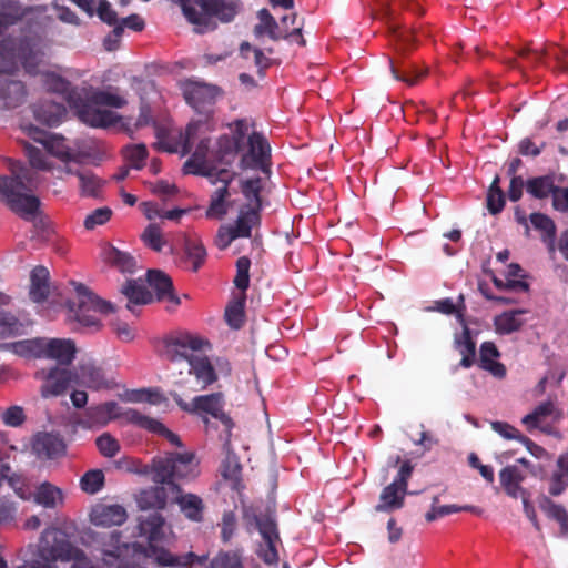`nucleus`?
<instances>
[{
	"instance_id": "obj_14",
	"label": "nucleus",
	"mask_w": 568,
	"mask_h": 568,
	"mask_svg": "<svg viewBox=\"0 0 568 568\" xmlns=\"http://www.w3.org/2000/svg\"><path fill=\"white\" fill-rule=\"evenodd\" d=\"M172 397L180 406V408L186 413H206L212 415L214 418L221 419L226 425H229L231 422V419L223 412L224 400L221 393L196 396L192 399L191 403L184 402L182 397L176 393H172Z\"/></svg>"
},
{
	"instance_id": "obj_57",
	"label": "nucleus",
	"mask_w": 568,
	"mask_h": 568,
	"mask_svg": "<svg viewBox=\"0 0 568 568\" xmlns=\"http://www.w3.org/2000/svg\"><path fill=\"white\" fill-rule=\"evenodd\" d=\"M97 447L104 457H113L120 450V443L109 433H103L95 440Z\"/></svg>"
},
{
	"instance_id": "obj_47",
	"label": "nucleus",
	"mask_w": 568,
	"mask_h": 568,
	"mask_svg": "<svg viewBox=\"0 0 568 568\" xmlns=\"http://www.w3.org/2000/svg\"><path fill=\"white\" fill-rule=\"evenodd\" d=\"M71 174L79 178L80 187L83 195L94 196L98 194L101 187V180L97 178L92 172L83 169H74Z\"/></svg>"
},
{
	"instance_id": "obj_4",
	"label": "nucleus",
	"mask_w": 568,
	"mask_h": 568,
	"mask_svg": "<svg viewBox=\"0 0 568 568\" xmlns=\"http://www.w3.org/2000/svg\"><path fill=\"white\" fill-rule=\"evenodd\" d=\"M69 292L72 296L67 302L68 318L77 322L79 327L98 329L99 315L113 311L110 303L100 300L81 283L71 282Z\"/></svg>"
},
{
	"instance_id": "obj_20",
	"label": "nucleus",
	"mask_w": 568,
	"mask_h": 568,
	"mask_svg": "<svg viewBox=\"0 0 568 568\" xmlns=\"http://www.w3.org/2000/svg\"><path fill=\"white\" fill-rule=\"evenodd\" d=\"M119 418H121L120 406L115 402H105L85 409L78 424L83 428L103 427Z\"/></svg>"
},
{
	"instance_id": "obj_55",
	"label": "nucleus",
	"mask_w": 568,
	"mask_h": 568,
	"mask_svg": "<svg viewBox=\"0 0 568 568\" xmlns=\"http://www.w3.org/2000/svg\"><path fill=\"white\" fill-rule=\"evenodd\" d=\"M250 267L251 261L246 256H242L236 262V275L234 278L235 286L241 290V293H245L250 284Z\"/></svg>"
},
{
	"instance_id": "obj_7",
	"label": "nucleus",
	"mask_w": 568,
	"mask_h": 568,
	"mask_svg": "<svg viewBox=\"0 0 568 568\" xmlns=\"http://www.w3.org/2000/svg\"><path fill=\"white\" fill-rule=\"evenodd\" d=\"M213 130L214 124L209 118L191 121L184 133L180 130L156 129V145L166 152L185 155L192 151L199 134L211 133Z\"/></svg>"
},
{
	"instance_id": "obj_58",
	"label": "nucleus",
	"mask_w": 568,
	"mask_h": 568,
	"mask_svg": "<svg viewBox=\"0 0 568 568\" xmlns=\"http://www.w3.org/2000/svg\"><path fill=\"white\" fill-rule=\"evenodd\" d=\"M24 152L29 159L30 165L33 169L42 171L51 170V165L47 160V155L41 149H38L30 144H24Z\"/></svg>"
},
{
	"instance_id": "obj_42",
	"label": "nucleus",
	"mask_w": 568,
	"mask_h": 568,
	"mask_svg": "<svg viewBox=\"0 0 568 568\" xmlns=\"http://www.w3.org/2000/svg\"><path fill=\"white\" fill-rule=\"evenodd\" d=\"M9 296L0 293V304H8ZM23 324L12 314L0 312V338L22 334Z\"/></svg>"
},
{
	"instance_id": "obj_62",
	"label": "nucleus",
	"mask_w": 568,
	"mask_h": 568,
	"mask_svg": "<svg viewBox=\"0 0 568 568\" xmlns=\"http://www.w3.org/2000/svg\"><path fill=\"white\" fill-rule=\"evenodd\" d=\"M97 14L99 18L111 26L118 24V14L106 0H99L97 6Z\"/></svg>"
},
{
	"instance_id": "obj_26",
	"label": "nucleus",
	"mask_w": 568,
	"mask_h": 568,
	"mask_svg": "<svg viewBox=\"0 0 568 568\" xmlns=\"http://www.w3.org/2000/svg\"><path fill=\"white\" fill-rule=\"evenodd\" d=\"M233 128L234 136L223 135L220 138L217 142L219 149L215 151L216 161H224L226 156L240 150L241 142L246 135L248 126L245 121L239 120L233 123Z\"/></svg>"
},
{
	"instance_id": "obj_30",
	"label": "nucleus",
	"mask_w": 568,
	"mask_h": 568,
	"mask_svg": "<svg viewBox=\"0 0 568 568\" xmlns=\"http://www.w3.org/2000/svg\"><path fill=\"white\" fill-rule=\"evenodd\" d=\"M548 493L551 496L561 495L568 487V452L557 459V468L547 478Z\"/></svg>"
},
{
	"instance_id": "obj_19",
	"label": "nucleus",
	"mask_w": 568,
	"mask_h": 568,
	"mask_svg": "<svg viewBox=\"0 0 568 568\" xmlns=\"http://www.w3.org/2000/svg\"><path fill=\"white\" fill-rule=\"evenodd\" d=\"M546 55L556 61L558 71L568 72V50L556 43H550L540 49L524 48L518 51V57L531 65L542 63Z\"/></svg>"
},
{
	"instance_id": "obj_56",
	"label": "nucleus",
	"mask_w": 568,
	"mask_h": 568,
	"mask_svg": "<svg viewBox=\"0 0 568 568\" xmlns=\"http://www.w3.org/2000/svg\"><path fill=\"white\" fill-rule=\"evenodd\" d=\"M240 52L243 58L248 59L250 52H253L254 64L258 70L261 75L264 74V70H266L271 65V60L267 58L262 50L253 49L250 43L244 42L240 47Z\"/></svg>"
},
{
	"instance_id": "obj_49",
	"label": "nucleus",
	"mask_w": 568,
	"mask_h": 568,
	"mask_svg": "<svg viewBox=\"0 0 568 568\" xmlns=\"http://www.w3.org/2000/svg\"><path fill=\"white\" fill-rule=\"evenodd\" d=\"M104 485V474L101 469L87 471L80 480V486L87 494H97Z\"/></svg>"
},
{
	"instance_id": "obj_25",
	"label": "nucleus",
	"mask_w": 568,
	"mask_h": 568,
	"mask_svg": "<svg viewBox=\"0 0 568 568\" xmlns=\"http://www.w3.org/2000/svg\"><path fill=\"white\" fill-rule=\"evenodd\" d=\"M32 450L39 458L51 459L63 455L65 445L58 435L40 433L33 439Z\"/></svg>"
},
{
	"instance_id": "obj_10",
	"label": "nucleus",
	"mask_w": 568,
	"mask_h": 568,
	"mask_svg": "<svg viewBox=\"0 0 568 568\" xmlns=\"http://www.w3.org/2000/svg\"><path fill=\"white\" fill-rule=\"evenodd\" d=\"M34 377L40 382V394L43 398L58 397L73 386L75 373L65 366H51L36 372Z\"/></svg>"
},
{
	"instance_id": "obj_18",
	"label": "nucleus",
	"mask_w": 568,
	"mask_h": 568,
	"mask_svg": "<svg viewBox=\"0 0 568 568\" xmlns=\"http://www.w3.org/2000/svg\"><path fill=\"white\" fill-rule=\"evenodd\" d=\"M128 519L126 509L120 504L99 501L89 511V520L93 526L110 528L121 526Z\"/></svg>"
},
{
	"instance_id": "obj_61",
	"label": "nucleus",
	"mask_w": 568,
	"mask_h": 568,
	"mask_svg": "<svg viewBox=\"0 0 568 568\" xmlns=\"http://www.w3.org/2000/svg\"><path fill=\"white\" fill-rule=\"evenodd\" d=\"M491 428L506 439H516L521 442V438L525 436L517 428L504 422H493Z\"/></svg>"
},
{
	"instance_id": "obj_50",
	"label": "nucleus",
	"mask_w": 568,
	"mask_h": 568,
	"mask_svg": "<svg viewBox=\"0 0 568 568\" xmlns=\"http://www.w3.org/2000/svg\"><path fill=\"white\" fill-rule=\"evenodd\" d=\"M121 418H124L128 423L134 424L141 428L153 432L155 428H160V422L151 418L136 409H128L121 413Z\"/></svg>"
},
{
	"instance_id": "obj_3",
	"label": "nucleus",
	"mask_w": 568,
	"mask_h": 568,
	"mask_svg": "<svg viewBox=\"0 0 568 568\" xmlns=\"http://www.w3.org/2000/svg\"><path fill=\"white\" fill-rule=\"evenodd\" d=\"M11 178H0V193L7 199L11 210L26 220H33L39 209V200L30 194L22 193L38 183L31 169L24 168L18 162L12 163Z\"/></svg>"
},
{
	"instance_id": "obj_29",
	"label": "nucleus",
	"mask_w": 568,
	"mask_h": 568,
	"mask_svg": "<svg viewBox=\"0 0 568 568\" xmlns=\"http://www.w3.org/2000/svg\"><path fill=\"white\" fill-rule=\"evenodd\" d=\"M36 119L49 126L58 125L65 115V108L57 101L47 100L34 106Z\"/></svg>"
},
{
	"instance_id": "obj_21",
	"label": "nucleus",
	"mask_w": 568,
	"mask_h": 568,
	"mask_svg": "<svg viewBox=\"0 0 568 568\" xmlns=\"http://www.w3.org/2000/svg\"><path fill=\"white\" fill-rule=\"evenodd\" d=\"M182 91L186 102L196 110L213 104L219 94L216 87L193 80L183 82Z\"/></svg>"
},
{
	"instance_id": "obj_36",
	"label": "nucleus",
	"mask_w": 568,
	"mask_h": 568,
	"mask_svg": "<svg viewBox=\"0 0 568 568\" xmlns=\"http://www.w3.org/2000/svg\"><path fill=\"white\" fill-rule=\"evenodd\" d=\"M539 507L548 518L559 524L560 535L568 536V513L565 507L554 503L547 496L540 498Z\"/></svg>"
},
{
	"instance_id": "obj_31",
	"label": "nucleus",
	"mask_w": 568,
	"mask_h": 568,
	"mask_svg": "<svg viewBox=\"0 0 568 568\" xmlns=\"http://www.w3.org/2000/svg\"><path fill=\"white\" fill-rule=\"evenodd\" d=\"M524 475L515 466H507L499 473L500 485L506 494L513 498H519L528 491L521 487Z\"/></svg>"
},
{
	"instance_id": "obj_39",
	"label": "nucleus",
	"mask_w": 568,
	"mask_h": 568,
	"mask_svg": "<svg viewBox=\"0 0 568 568\" xmlns=\"http://www.w3.org/2000/svg\"><path fill=\"white\" fill-rule=\"evenodd\" d=\"M499 353L494 343L486 342L480 347V367L489 371L494 376L503 377L506 374L505 366L496 361Z\"/></svg>"
},
{
	"instance_id": "obj_16",
	"label": "nucleus",
	"mask_w": 568,
	"mask_h": 568,
	"mask_svg": "<svg viewBox=\"0 0 568 568\" xmlns=\"http://www.w3.org/2000/svg\"><path fill=\"white\" fill-rule=\"evenodd\" d=\"M210 133L199 134L194 139L192 156L184 164L185 173L209 175L211 165L216 161L215 151L210 149Z\"/></svg>"
},
{
	"instance_id": "obj_48",
	"label": "nucleus",
	"mask_w": 568,
	"mask_h": 568,
	"mask_svg": "<svg viewBox=\"0 0 568 568\" xmlns=\"http://www.w3.org/2000/svg\"><path fill=\"white\" fill-rule=\"evenodd\" d=\"M530 222L535 229L540 230L545 241H549L550 251H554L552 240L556 234L554 221L545 214L534 213L530 215Z\"/></svg>"
},
{
	"instance_id": "obj_41",
	"label": "nucleus",
	"mask_w": 568,
	"mask_h": 568,
	"mask_svg": "<svg viewBox=\"0 0 568 568\" xmlns=\"http://www.w3.org/2000/svg\"><path fill=\"white\" fill-rule=\"evenodd\" d=\"M14 354L27 358H43V337L23 339L8 345Z\"/></svg>"
},
{
	"instance_id": "obj_27",
	"label": "nucleus",
	"mask_w": 568,
	"mask_h": 568,
	"mask_svg": "<svg viewBox=\"0 0 568 568\" xmlns=\"http://www.w3.org/2000/svg\"><path fill=\"white\" fill-rule=\"evenodd\" d=\"M174 503L180 506L181 511L186 518L193 521H201L203 517V500L194 494H183L179 486H172Z\"/></svg>"
},
{
	"instance_id": "obj_60",
	"label": "nucleus",
	"mask_w": 568,
	"mask_h": 568,
	"mask_svg": "<svg viewBox=\"0 0 568 568\" xmlns=\"http://www.w3.org/2000/svg\"><path fill=\"white\" fill-rule=\"evenodd\" d=\"M393 40L396 42L397 49L400 51H407L413 48L415 42V34L410 30H393Z\"/></svg>"
},
{
	"instance_id": "obj_64",
	"label": "nucleus",
	"mask_w": 568,
	"mask_h": 568,
	"mask_svg": "<svg viewBox=\"0 0 568 568\" xmlns=\"http://www.w3.org/2000/svg\"><path fill=\"white\" fill-rule=\"evenodd\" d=\"M2 420L8 426H20L24 420L23 409L19 406L9 407L2 413Z\"/></svg>"
},
{
	"instance_id": "obj_63",
	"label": "nucleus",
	"mask_w": 568,
	"mask_h": 568,
	"mask_svg": "<svg viewBox=\"0 0 568 568\" xmlns=\"http://www.w3.org/2000/svg\"><path fill=\"white\" fill-rule=\"evenodd\" d=\"M212 568H243L241 558L237 554H223L216 557L212 564Z\"/></svg>"
},
{
	"instance_id": "obj_9",
	"label": "nucleus",
	"mask_w": 568,
	"mask_h": 568,
	"mask_svg": "<svg viewBox=\"0 0 568 568\" xmlns=\"http://www.w3.org/2000/svg\"><path fill=\"white\" fill-rule=\"evenodd\" d=\"M413 469L409 460L403 462L395 480L382 490L379 501L375 506L376 511L392 513L404 506L408 479L412 477Z\"/></svg>"
},
{
	"instance_id": "obj_13",
	"label": "nucleus",
	"mask_w": 568,
	"mask_h": 568,
	"mask_svg": "<svg viewBox=\"0 0 568 568\" xmlns=\"http://www.w3.org/2000/svg\"><path fill=\"white\" fill-rule=\"evenodd\" d=\"M189 372V378L179 381L190 393H197L206 389L217 379L214 367L206 356L194 354L185 363Z\"/></svg>"
},
{
	"instance_id": "obj_38",
	"label": "nucleus",
	"mask_w": 568,
	"mask_h": 568,
	"mask_svg": "<svg viewBox=\"0 0 568 568\" xmlns=\"http://www.w3.org/2000/svg\"><path fill=\"white\" fill-rule=\"evenodd\" d=\"M121 292L129 300L128 308L132 310V305H143L153 301V295L146 290L141 281H129L123 285Z\"/></svg>"
},
{
	"instance_id": "obj_51",
	"label": "nucleus",
	"mask_w": 568,
	"mask_h": 568,
	"mask_svg": "<svg viewBox=\"0 0 568 568\" xmlns=\"http://www.w3.org/2000/svg\"><path fill=\"white\" fill-rule=\"evenodd\" d=\"M244 303L245 293H241L237 300L226 307L225 317L230 326L239 328L243 324Z\"/></svg>"
},
{
	"instance_id": "obj_23",
	"label": "nucleus",
	"mask_w": 568,
	"mask_h": 568,
	"mask_svg": "<svg viewBox=\"0 0 568 568\" xmlns=\"http://www.w3.org/2000/svg\"><path fill=\"white\" fill-rule=\"evenodd\" d=\"M75 352V344L72 339L43 337V358L54 359L60 366L71 364Z\"/></svg>"
},
{
	"instance_id": "obj_52",
	"label": "nucleus",
	"mask_w": 568,
	"mask_h": 568,
	"mask_svg": "<svg viewBox=\"0 0 568 568\" xmlns=\"http://www.w3.org/2000/svg\"><path fill=\"white\" fill-rule=\"evenodd\" d=\"M456 344L463 357L460 365L465 368L470 367L474 363L475 343L471 341L469 334L465 332L462 338L456 342Z\"/></svg>"
},
{
	"instance_id": "obj_2",
	"label": "nucleus",
	"mask_w": 568,
	"mask_h": 568,
	"mask_svg": "<svg viewBox=\"0 0 568 568\" xmlns=\"http://www.w3.org/2000/svg\"><path fill=\"white\" fill-rule=\"evenodd\" d=\"M261 179H250L242 183L244 202L239 203L236 219L232 224L219 227L214 244L221 251L226 250L233 241L240 237H251L252 231L261 224Z\"/></svg>"
},
{
	"instance_id": "obj_17",
	"label": "nucleus",
	"mask_w": 568,
	"mask_h": 568,
	"mask_svg": "<svg viewBox=\"0 0 568 568\" xmlns=\"http://www.w3.org/2000/svg\"><path fill=\"white\" fill-rule=\"evenodd\" d=\"M562 417V412L557 409L554 402L548 400L539 404L536 408L525 417L521 423L529 432L539 429L545 434H552L554 426Z\"/></svg>"
},
{
	"instance_id": "obj_46",
	"label": "nucleus",
	"mask_w": 568,
	"mask_h": 568,
	"mask_svg": "<svg viewBox=\"0 0 568 568\" xmlns=\"http://www.w3.org/2000/svg\"><path fill=\"white\" fill-rule=\"evenodd\" d=\"M141 240L145 246L154 252H161L166 245L162 227L156 223H150L141 234Z\"/></svg>"
},
{
	"instance_id": "obj_54",
	"label": "nucleus",
	"mask_w": 568,
	"mask_h": 568,
	"mask_svg": "<svg viewBox=\"0 0 568 568\" xmlns=\"http://www.w3.org/2000/svg\"><path fill=\"white\" fill-rule=\"evenodd\" d=\"M499 178H496L487 195V207L491 214L501 212L505 205L504 193L498 185Z\"/></svg>"
},
{
	"instance_id": "obj_32",
	"label": "nucleus",
	"mask_w": 568,
	"mask_h": 568,
	"mask_svg": "<svg viewBox=\"0 0 568 568\" xmlns=\"http://www.w3.org/2000/svg\"><path fill=\"white\" fill-rule=\"evenodd\" d=\"M168 487L155 486L142 490L138 498V505L141 509H163L168 501Z\"/></svg>"
},
{
	"instance_id": "obj_1",
	"label": "nucleus",
	"mask_w": 568,
	"mask_h": 568,
	"mask_svg": "<svg viewBox=\"0 0 568 568\" xmlns=\"http://www.w3.org/2000/svg\"><path fill=\"white\" fill-rule=\"evenodd\" d=\"M48 88L62 95L80 120L91 126L109 128L116 124L119 116L115 112L102 106L122 108L126 101L114 90L89 88H71L70 83L60 77H48Z\"/></svg>"
},
{
	"instance_id": "obj_45",
	"label": "nucleus",
	"mask_w": 568,
	"mask_h": 568,
	"mask_svg": "<svg viewBox=\"0 0 568 568\" xmlns=\"http://www.w3.org/2000/svg\"><path fill=\"white\" fill-rule=\"evenodd\" d=\"M36 499L44 507L54 508L63 503V494L60 488L44 483L38 488Z\"/></svg>"
},
{
	"instance_id": "obj_44",
	"label": "nucleus",
	"mask_w": 568,
	"mask_h": 568,
	"mask_svg": "<svg viewBox=\"0 0 568 568\" xmlns=\"http://www.w3.org/2000/svg\"><path fill=\"white\" fill-rule=\"evenodd\" d=\"M527 192L536 199H545L549 195L554 197L557 189L554 178L549 175L534 178L526 183Z\"/></svg>"
},
{
	"instance_id": "obj_12",
	"label": "nucleus",
	"mask_w": 568,
	"mask_h": 568,
	"mask_svg": "<svg viewBox=\"0 0 568 568\" xmlns=\"http://www.w3.org/2000/svg\"><path fill=\"white\" fill-rule=\"evenodd\" d=\"M24 131L31 139L43 144L48 153L64 162L65 173H72L73 164H79L84 156L82 153L74 152L65 146L62 138L49 135L48 132L33 125L26 126Z\"/></svg>"
},
{
	"instance_id": "obj_35",
	"label": "nucleus",
	"mask_w": 568,
	"mask_h": 568,
	"mask_svg": "<svg viewBox=\"0 0 568 568\" xmlns=\"http://www.w3.org/2000/svg\"><path fill=\"white\" fill-rule=\"evenodd\" d=\"M258 23L254 27V34L257 38L267 36L272 40L277 41L287 34L280 31L278 24L267 9H262L257 13Z\"/></svg>"
},
{
	"instance_id": "obj_5",
	"label": "nucleus",
	"mask_w": 568,
	"mask_h": 568,
	"mask_svg": "<svg viewBox=\"0 0 568 568\" xmlns=\"http://www.w3.org/2000/svg\"><path fill=\"white\" fill-rule=\"evenodd\" d=\"M182 10L186 19L194 24L195 31L204 33L216 28L214 18L222 22L233 20L239 6L236 2L226 0H184Z\"/></svg>"
},
{
	"instance_id": "obj_40",
	"label": "nucleus",
	"mask_w": 568,
	"mask_h": 568,
	"mask_svg": "<svg viewBox=\"0 0 568 568\" xmlns=\"http://www.w3.org/2000/svg\"><path fill=\"white\" fill-rule=\"evenodd\" d=\"M185 263L193 272L199 271L206 260V250L197 239H186L184 245Z\"/></svg>"
},
{
	"instance_id": "obj_15",
	"label": "nucleus",
	"mask_w": 568,
	"mask_h": 568,
	"mask_svg": "<svg viewBox=\"0 0 568 568\" xmlns=\"http://www.w3.org/2000/svg\"><path fill=\"white\" fill-rule=\"evenodd\" d=\"M241 166L243 169H261L266 171L270 164V145L263 135L253 133L246 144L240 145Z\"/></svg>"
},
{
	"instance_id": "obj_37",
	"label": "nucleus",
	"mask_w": 568,
	"mask_h": 568,
	"mask_svg": "<svg viewBox=\"0 0 568 568\" xmlns=\"http://www.w3.org/2000/svg\"><path fill=\"white\" fill-rule=\"evenodd\" d=\"M526 313L524 310L508 311L496 316L494 320L495 329L498 334H510L519 331L524 325L521 316Z\"/></svg>"
},
{
	"instance_id": "obj_22",
	"label": "nucleus",
	"mask_w": 568,
	"mask_h": 568,
	"mask_svg": "<svg viewBox=\"0 0 568 568\" xmlns=\"http://www.w3.org/2000/svg\"><path fill=\"white\" fill-rule=\"evenodd\" d=\"M222 186L217 187L211 195L210 205L206 210V217L222 220L233 205L237 204V200L231 199L227 184L231 181V175L226 171L220 172Z\"/></svg>"
},
{
	"instance_id": "obj_8",
	"label": "nucleus",
	"mask_w": 568,
	"mask_h": 568,
	"mask_svg": "<svg viewBox=\"0 0 568 568\" xmlns=\"http://www.w3.org/2000/svg\"><path fill=\"white\" fill-rule=\"evenodd\" d=\"M17 51L16 41L4 39L0 42V72L11 73L18 68L20 61L29 73H37L43 60V53L29 43L20 44Z\"/></svg>"
},
{
	"instance_id": "obj_28",
	"label": "nucleus",
	"mask_w": 568,
	"mask_h": 568,
	"mask_svg": "<svg viewBox=\"0 0 568 568\" xmlns=\"http://www.w3.org/2000/svg\"><path fill=\"white\" fill-rule=\"evenodd\" d=\"M148 283L154 290L159 301L172 303L174 306L180 304V298L173 292L171 278L163 272L149 271Z\"/></svg>"
},
{
	"instance_id": "obj_34",
	"label": "nucleus",
	"mask_w": 568,
	"mask_h": 568,
	"mask_svg": "<svg viewBox=\"0 0 568 568\" xmlns=\"http://www.w3.org/2000/svg\"><path fill=\"white\" fill-rule=\"evenodd\" d=\"M49 293V271L43 266H37L31 272L30 296L34 302H43Z\"/></svg>"
},
{
	"instance_id": "obj_43",
	"label": "nucleus",
	"mask_w": 568,
	"mask_h": 568,
	"mask_svg": "<svg viewBox=\"0 0 568 568\" xmlns=\"http://www.w3.org/2000/svg\"><path fill=\"white\" fill-rule=\"evenodd\" d=\"M222 476L231 483L232 488L240 490L242 485V466L239 457L233 453H227L221 468Z\"/></svg>"
},
{
	"instance_id": "obj_33",
	"label": "nucleus",
	"mask_w": 568,
	"mask_h": 568,
	"mask_svg": "<svg viewBox=\"0 0 568 568\" xmlns=\"http://www.w3.org/2000/svg\"><path fill=\"white\" fill-rule=\"evenodd\" d=\"M102 258L106 264L116 267L123 273H131L135 267V260L133 256L111 245L103 247Z\"/></svg>"
},
{
	"instance_id": "obj_11",
	"label": "nucleus",
	"mask_w": 568,
	"mask_h": 568,
	"mask_svg": "<svg viewBox=\"0 0 568 568\" xmlns=\"http://www.w3.org/2000/svg\"><path fill=\"white\" fill-rule=\"evenodd\" d=\"M204 339L187 332H179L166 336L160 347V355L171 362L189 361L195 351L204 345Z\"/></svg>"
},
{
	"instance_id": "obj_6",
	"label": "nucleus",
	"mask_w": 568,
	"mask_h": 568,
	"mask_svg": "<svg viewBox=\"0 0 568 568\" xmlns=\"http://www.w3.org/2000/svg\"><path fill=\"white\" fill-rule=\"evenodd\" d=\"M153 480L166 484L169 489L176 486L173 479H193L199 475V462L192 453H172L153 460Z\"/></svg>"
},
{
	"instance_id": "obj_59",
	"label": "nucleus",
	"mask_w": 568,
	"mask_h": 568,
	"mask_svg": "<svg viewBox=\"0 0 568 568\" xmlns=\"http://www.w3.org/2000/svg\"><path fill=\"white\" fill-rule=\"evenodd\" d=\"M112 215L109 207H100L90 213L84 220V227L87 230H94L99 225L105 224Z\"/></svg>"
},
{
	"instance_id": "obj_24",
	"label": "nucleus",
	"mask_w": 568,
	"mask_h": 568,
	"mask_svg": "<svg viewBox=\"0 0 568 568\" xmlns=\"http://www.w3.org/2000/svg\"><path fill=\"white\" fill-rule=\"evenodd\" d=\"M72 371L77 375L74 385L85 386L94 390L111 387L101 368L93 364H80L78 367L72 368Z\"/></svg>"
},
{
	"instance_id": "obj_53",
	"label": "nucleus",
	"mask_w": 568,
	"mask_h": 568,
	"mask_svg": "<svg viewBox=\"0 0 568 568\" xmlns=\"http://www.w3.org/2000/svg\"><path fill=\"white\" fill-rule=\"evenodd\" d=\"M123 155L130 164L135 169H141L148 156V151L144 144H133L123 148Z\"/></svg>"
}]
</instances>
